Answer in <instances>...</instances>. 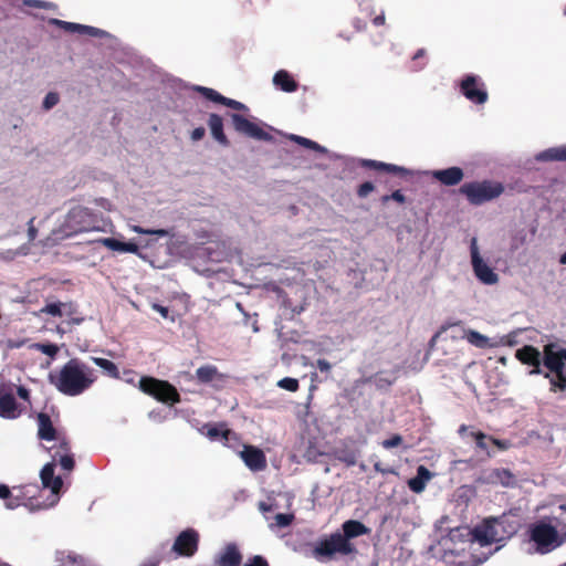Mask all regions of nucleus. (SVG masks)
<instances>
[{
    "mask_svg": "<svg viewBox=\"0 0 566 566\" xmlns=\"http://www.w3.org/2000/svg\"><path fill=\"white\" fill-rule=\"evenodd\" d=\"M367 533V528L364 524L356 521V537Z\"/></svg>",
    "mask_w": 566,
    "mask_h": 566,
    "instance_id": "obj_60",
    "label": "nucleus"
},
{
    "mask_svg": "<svg viewBox=\"0 0 566 566\" xmlns=\"http://www.w3.org/2000/svg\"><path fill=\"white\" fill-rule=\"evenodd\" d=\"M62 303H48L42 310V313L52 315V316H62Z\"/></svg>",
    "mask_w": 566,
    "mask_h": 566,
    "instance_id": "obj_41",
    "label": "nucleus"
},
{
    "mask_svg": "<svg viewBox=\"0 0 566 566\" xmlns=\"http://www.w3.org/2000/svg\"><path fill=\"white\" fill-rule=\"evenodd\" d=\"M470 436L475 440L478 448L490 453L489 447H488V440H490L491 438H488V436L482 432H470Z\"/></svg>",
    "mask_w": 566,
    "mask_h": 566,
    "instance_id": "obj_40",
    "label": "nucleus"
},
{
    "mask_svg": "<svg viewBox=\"0 0 566 566\" xmlns=\"http://www.w3.org/2000/svg\"><path fill=\"white\" fill-rule=\"evenodd\" d=\"M21 415L17 400L11 390H0V417L15 419Z\"/></svg>",
    "mask_w": 566,
    "mask_h": 566,
    "instance_id": "obj_21",
    "label": "nucleus"
},
{
    "mask_svg": "<svg viewBox=\"0 0 566 566\" xmlns=\"http://www.w3.org/2000/svg\"><path fill=\"white\" fill-rule=\"evenodd\" d=\"M205 434L211 440V441H218V440H229V436L232 433L231 430L227 427L226 423H219V424H206L203 428Z\"/></svg>",
    "mask_w": 566,
    "mask_h": 566,
    "instance_id": "obj_29",
    "label": "nucleus"
},
{
    "mask_svg": "<svg viewBox=\"0 0 566 566\" xmlns=\"http://www.w3.org/2000/svg\"><path fill=\"white\" fill-rule=\"evenodd\" d=\"M99 219L86 207L72 208L65 219L64 228L67 235L90 232L99 229Z\"/></svg>",
    "mask_w": 566,
    "mask_h": 566,
    "instance_id": "obj_5",
    "label": "nucleus"
},
{
    "mask_svg": "<svg viewBox=\"0 0 566 566\" xmlns=\"http://www.w3.org/2000/svg\"><path fill=\"white\" fill-rule=\"evenodd\" d=\"M243 566H269V563L263 556L255 555L252 558H249Z\"/></svg>",
    "mask_w": 566,
    "mask_h": 566,
    "instance_id": "obj_49",
    "label": "nucleus"
},
{
    "mask_svg": "<svg viewBox=\"0 0 566 566\" xmlns=\"http://www.w3.org/2000/svg\"><path fill=\"white\" fill-rule=\"evenodd\" d=\"M93 361L96 366L101 367L108 376L118 378L119 371L117 366L106 358L94 357Z\"/></svg>",
    "mask_w": 566,
    "mask_h": 566,
    "instance_id": "obj_36",
    "label": "nucleus"
},
{
    "mask_svg": "<svg viewBox=\"0 0 566 566\" xmlns=\"http://www.w3.org/2000/svg\"><path fill=\"white\" fill-rule=\"evenodd\" d=\"M480 480L486 484L502 485L504 488H513L517 483L515 475L503 468L484 471Z\"/></svg>",
    "mask_w": 566,
    "mask_h": 566,
    "instance_id": "obj_17",
    "label": "nucleus"
},
{
    "mask_svg": "<svg viewBox=\"0 0 566 566\" xmlns=\"http://www.w3.org/2000/svg\"><path fill=\"white\" fill-rule=\"evenodd\" d=\"M105 32L101 29L90 27V25H81L80 34H86L90 36H102Z\"/></svg>",
    "mask_w": 566,
    "mask_h": 566,
    "instance_id": "obj_45",
    "label": "nucleus"
},
{
    "mask_svg": "<svg viewBox=\"0 0 566 566\" xmlns=\"http://www.w3.org/2000/svg\"><path fill=\"white\" fill-rule=\"evenodd\" d=\"M153 308L158 312L164 318H167L168 317V314H169V310L168 307L166 306H163L160 304H154L153 305Z\"/></svg>",
    "mask_w": 566,
    "mask_h": 566,
    "instance_id": "obj_58",
    "label": "nucleus"
},
{
    "mask_svg": "<svg viewBox=\"0 0 566 566\" xmlns=\"http://www.w3.org/2000/svg\"><path fill=\"white\" fill-rule=\"evenodd\" d=\"M554 521L557 522V517H545L528 526V537L536 553L547 554L563 544L564 539L557 530V524H554Z\"/></svg>",
    "mask_w": 566,
    "mask_h": 566,
    "instance_id": "obj_3",
    "label": "nucleus"
},
{
    "mask_svg": "<svg viewBox=\"0 0 566 566\" xmlns=\"http://www.w3.org/2000/svg\"><path fill=\"white\" fill-rule=\"evenodd\" d=\"M206 130L203 127H197L191 132V139L197 142L205 137Z\"/></svg>",
    "mask_w": 566,
    "mask_h": 566,
    "instance_id": "obj_55",
    "label": "nucleus"
},
{
    "mask_svg": "<svg viewBox=\"0 0 566 566\" xmlns=\"http://www.w3.org/2000/svg\"><path fill=\"white\" fill-rule=\"evenodd\" d=\"M96 379L95 370L78 358L70 359L59 370L49 375L50 384L69 397L82 395Z\"/></svg>",
    "mask_w": 566,
    "mask_h": 566,
    "instance_id": "obj_1",
    "label": "nucleus"
},
{
    "mask_svg": "<svg viewBox=\"0 0 566 566\" xmlns=\"http://www.w3.org/2000/svg\"><path fill=\"white\" fill-rule=\"evenodd\" d=\"M490 441L495 444L499 449H506L507 448V443L504 442V441H501V440H496V439H490Z\"/></svg>",
    "mask_w": 566,
    "mask_h": 566,
    "instance_id": "obj_62",
    "label": "nucleus"
},
{
    "mask_svg": "<svg viewBox=\"0 0 566 566\" xmlns=\"http://www.w3.org/2000/svg\"><path fill=\"white\" fill-rule=\"evenodd\" d=\"M197 90H198V92L201 93L202 96H205L207 99H209L211 102L224 105V106L235 109V111H243V112L249 111L247 105H244L243 103L232 99V98H229V97H226L213 88L199 86Z\"/></svg>",
    "mask_w": 566,
    "mask_h": 566,
    "instance_id": "obj_19",
    "label": "nucleus"
},
{
    "mask_svg": "<svg viewBox=\"0 0 566 566\" xmlns=\"http://www.w3.org/2000/svg\"><path fill=\"white\" fill-rule=\"evenodd\" d=\"M274 518H275L276 525H279L280 527H286L292 523L293 515L279 513L275 515Z\"/></svg>",
    "mask_w": 566,
    "mask_h": 566,
    "instance_id": "obj_46",
    "label": "nucleus"
},
{
    "mask_svg": "<svg viewBox=\"0 0 566 566\" xmlns=\"http://www.w3.org/2000/svg\"><path fill=\"white\" fill-rule=\"evenodd\" d=\"M33 219L30 220L29 222V229H28V234H29V239L32 241L36 238V233H38V230L33 227Z\"/></svg>",
    "mask_w": 566,
    "mask_h": 566,
    "instance_id": "obj_59",
    "label": "nucleus"
},
{
    "mask_svg": "<svg viewBox=\"0 0 566 566\" xmlns=\"http://www.w3.org/2000/svg\"><path fill=\"white\" fill-rule=\"evenodd\" d=\"M402 442V438L399 434H394L391 438L386 439L381 442L385 449H392L398 447Z\"/></svg>",
    "mask_w": 566,
    "mask_h": 566,
    "instance_id": "obj_47",
    "label": "nucleus"
},
{
    "mask_svg": "<svg viewBox=\"0 0 566 566\" xmlns=\"http://www.w3.org/2000/svg\"><path fill=\"white\" fill-rule=\"evenodd\" d=\"M24 4L28 7L39 8V9H49L51 8V3L42 0H24Z\"/></svg>",
    "mask_w": 566,
    "mask_h": 566,
    "instance_id": "obj_50",
    "label": "nucleus"
},
{
    "mask_svg": "<svg viewBox=\"0 0 566 566\" xmlns=\"http://www.w3.org/2000/svg\"><path fill=\"white\" fill-rule=\"evenodd\" d=\"M242 554L235 543H228L216 557L217 566H240Z\"/></svg>",
    "mask_w": 566,
    "mask_h": 566,
    "instance_id": "obj_20",
    "label": "nucleus"
},
{
    "mask_svg": "<svg viewBox=\"0 0 566 566\" xmlns=\"http://www.w3.org/2000/svg\"><path fill=\"white\" fill-rule=\"evenodd\" d=\"M515 358L522 364L532 367L528 373L530 375H543V352H539L536 347L532 345H525L522 348H518L515 352Z\"/></svg>",
    "mask_w": 566,
    "mask_h": 566,
    "instance_id": "obj_15",
    "label": "nucleus"
},
{
    "mask_svg": "<svg viewBox=\"0 0 566 566\" xmlns=\"http://www.w3.org/2000/svg\"><path fill=\"white\" fill-rule=\"evenodd\" d=\"M376 27L382 25L385 23V14L381 12L379 15L375 17L373 20Z\"/></svg>",
    "mask_w": 566,
    "mask_h": 566,
    "instance_id": "obj_61",
    "label": "nucleus"
},
{
    "mask_svg": "<svg viewBox=\"0 0 566 566\" xmlns=\"http://www.w3.org/2000/svg\"><path fill=\"white\" fill-rule=\"evenodd\" d=\"M563 161H566V145H562Z\"/></svg>",
    "mask_w": 566,
    "mask_h": 566,
    "instance_id": "obj_64",
    "label": "nucleus"
},
{
    "mask_svg": "<svg viewBox=\"0 0 566 566\" xmlns=\"http://www.w3.org/2000/svg\"><path fill=\"white\" fill-rule=\"evenodd\" d=\"M374 188L375 187H374L373 182H370V181L364 182L359 186L358 195L360 197H366L374 190Z\"/></svg>",
    "mask_w": 566,
    "mask_h": 566,
    "instance_id": "obj_51",
    "label": "nucleus"
},
{
    "mask_svg": "<svg viewBox=\"0 0 566 566\" xmlns=\"http://www.w3.org/2000/svg\"><path fill=\"white\" fill-rule=\"evenodd\" d=\"M460 93L472 104L483 105L489 99V93L482 77L467 74L459 82Z\"/></svg>",
    "mask_w": 566,
    "mask_h": 566,
    "instance_id": "obj_8",
    "label": "nucleus"
},
{
    "mask_svg": "<svg viewBox=\"0 0 566 566\" xmlns=\"http://www.w3.org/2000/svg\"><path fill=\"white\" fill-rule=\"evenodd\" d=\"M543 365L552 375L565 373L566 348L556 349L555 344H546L543 348Z\"/></svg>",
    "mask_w": 566,
    "mask_h": 566,
    "instance_id": "obj_13",
    "label": "nucleus"
},
{
    "mask_svg": "<svg viewBox=\"0 0 566 566\" xmlns=\"http://www.w3.org/2000/svg\"><path fill=\"white\" fill-rule=\"evenodd\" d=\"M316 367L322 373H328L331 370V364L326 359H317Z\"/></svg>",
    "mask_w": 566,
    "mask_h": 566,
    "instance_id": "obj_56",
    "label": "nucleus"
},
{
    "mask_svg": "<svg viewBox=\"0 0 566 566\" xmlns=\"http://www.w3.org/2000/svg\"><path fill=\"white\" fill-rule=\"evenodd\" d=\"M241 458L245 465L252 471H262L266 468L265 454L256 447L245 446L241 452Z\"/></svg>",
    "mask_w": 566,
    "mask_h": 566,
    "instance_id": "obj_18",
    "label": "nucleus"
},
{
    "mask_svg": "<svg viewBox=\"0 0 566 566\" xmlns=\"http://www.w3.org/2000/svg\"><path fill=\"white\" fill-rule=\"evenodd\" d=\"M388 200H395L398 203H403L406 201V197L400 190H396L391 195L382 197V202H387Z\"/></svg>",
    "mask_w": 566,
    "mask_h": 566,
    "instance_id": "obj_48",
    "label": "nucleus"
},
{
    "mask_svg": "<svg viewBox=\"0 0 566 566\" xmlns=\"http://www.w3.org/2000/svg\"><path fill=\"white\" fill-rule=\"evenodd\" d=\"M55 461L65 471H72L75 465L74 458L71 453H60L59 451H55L53 453V462L55 463Z\"/></svg>",
    "mask_w": 566,
    "mask_h": 566,
    "instance_id": "obj_35",
    "label": "nucleus"
},
{
    "mask_svg": "<svg viewBox=\"0 0 566 566\" xmlns=\"http://www.w3.org/2000/svg\"><path fill=\"white\" fill-rule=\"evenodd\" d=\"M277 386L287 391H296L300 387L298 380L296 378L285 377L277 381Z\"/></svg>",
    "mask_w": 566,
    "mask_h": 566,
    "instance_id": "obj_38",
    "label": "nucleus"
},
{
    "mask_svg": "<svg viewBox=\"0 0 566 566\" xmlns=\"http://www.w3.org/2000/svg\"><path fill=\"white\" fill-rule=\"evenodd\" d=\"M273 84L286 93H293L298 88V83L285 70H280L274 74Z\"/></svg>",
    "mask_w": 566,
    "mask_h": 566,
    "instance_id": "obj_27",
    "label": "nucleus"
},
{
    "mask_svg": "<svg viewBox=\"0 0 566 566\" xmlns=\"http://www.w3.org/2000/svg\"><path fill=\"white\" fill-rule=\"evenodd\" d=\"M396 379L395 375L390 374V375H386L384 376L382 374L380 375H376L375 376V379H374V382L380 387V388H385V387H388L389 385H391L394 382V380Z\"/></svg>",
    "mask_w": 566,
    "mask_h": 566,
    "instance_id": "obj_43",
    "label": "nucleus"
},
{
    "mask_svg": "<svg viewBox=\"0 0 566 566\" xmlns=\"http://www.w3.org/2000/svg\"><path fill=\"white\" fill-rule=\"evenodd\" d=\"M138 251V245L133 242H124L123 243V252L136 253Z\"/></svg>",
    "mask_w": 566,
    "mask_h": 566,
    "instance_id": "obj_57",
    "label": "nucleus"
},
{
    "mask_svg": "<svg viewBox=\"0 0 566 566\" xmlns=\"http://www.w3.org/2000/svg\"><path fill=\"white\" fill-rule=\"evenodd\" d=\"M495 517L485 518L480 525L473 530V538L481 545L486 546L493 543H500L509 538L507 535L502 534L504 531Z\"/></svg>",
    "mask_w": 566,
    "mask_h": 566,
    "instance_id": "obj_10",
    "label": "nucleus"
},
{
    "mask_svg": "<svg viewBox=\"0 0 566 566\" xmlns=\"http://www.w3.org/2000/svg\"><path fill=\"white\" fill-rule=\"evenodd\" d=\"M504 191V187L499 181L482 180L465 182L460 187V192L473 206H481L485 202L499 198Z\"/></svg>",
    "mask_w": 566,
    "mask_h": 566,
    "instance_id": "obj_4",
    "label": "nucleus"
},
{
    "mask_svg": "<svg viewBox=\"0 0 566 566\" xmlns=\"http://www.w3.org/2000/svg\"><path fill=\"white\" fill-rule=\"evenodd\" d=\"M354 520L343 524V531L319 537L313 545L312 556L318 562H329L349 555L353 552Z\"/></svg>",
    "mask_w": 566,
    "mask_h": 566,
    "instance_id": "obj_2",
    "label": "nucleus"
},
{
    "mask_svg": "<svg viewBox=\"0 0 566 566\" xmlns=\"http://www.w3.org/2000/svg\"><path fill=\"white\" fill-rule=\"evenodd\" d=\"M99 242L106 247L107 249L112 251H118L123 252V243L122 241L115 239V238H103L99 240Z\"/></svg>",
    "mask_w": 566,
    "mask_h": 566,
    "instance_id": "obj_39",
    "label": "nucleus"
},
{
    "mask_svg": "<svg viewBox=\"0 0 566 566\" xmlns=\"http://www.w3.org/2000/svg\"><path fill=\"white\" fill-rule=\"evenodd\" d=\"M523 332V329L517 328L507 335L494 337L495 340V347L497 346H507V347H514L518 344V335Z\"/></svg>",
    "mask_w": 566,
    "mask_h": 566,
    "instance_id": "obj_33",
    "label": "nucleus"
},
{
    "mask_svg": "<svg viewBox=\"0 0 566 566\" xmlns=\"http://www.w3.org/2000/svg\"><path fill=\"white\" fill-rule=\"evenodd\" d=\"M543 376L549 380L552 391H565L566 390V374L555 375L551 373H543Z\"/></svg>",
    "mask_w": 566,
    "mask_h": 566,
    "instance_id": "obj_32",
    "label": "nucleus"
},
{
    "mask_svg": "<svg viewBox=\"0 0 566 566\" xmlns=\"http://www.w3.org/2000/svg\"><path fill=\"white\" fill-rule=\"evenodd\" d=\"M289 139L293 140L294 143H296L305 148H308V149H312V150H315V151H318L322 154L326 153V148H324L323 146H321L319 144H317L316 142H314L312 139H308V138H305V137H302L298 135H294V134L289 135Z\"/></svg>",
    "mask_w": 566,
    "mask_h": 566,
    "instance_id": "obj_34",
    "label": "nucleus"
},
{
    "mask_svg": "<svg viewBox=\"0 0 566 566\" xmlns=\"http://www.w3.org/2000/svg\"><path fill=\"white\" fill-rule=\"evenodd\" d=\"M134 230L137 233H142V234H157L159 237H164L167 234V232L165 230H145L142 227H135Z\"/></svg>",
    "mask_w": 566,
    "mask_h": 566,
    "instance_id": "obj_52",
    "label": "nucleus"
},
{
    "mask_svg": "<svg viewBox=\"0 0 566 566\" xmlns=\"http://www.w3.org/2000/svg\"><path fill=\"white\" fill-rule=\"evenodd\" d=\"M38 422V438L44 441L57 440V431L53 426L51 417L45 412H39L36 415Z\"/></svg>",
    "mask_w": 566,
    "mask_h": 566,
    "instance_id": "obj_23",
    "label": "nucleus"
},
{
    "mask_svg": "<svg viewBox=\"0 0 566 566\" xmlns=\"http://www.w3.org/2000/svg\"><path fill=\"white\" fill-rule=\"evenodd\" d=\"M198 546V532L193 528H187L176 537L171 549L178 556L191 557L197 553Z\"/></svg>",
    "mask_w": 566,
    "mask_h": 566,
    "instance_id": "obj_12",
    "label": "nucleus"
},
{
    "mask_svg": "<svg viewBox=\"0 0 566 566\" xmlns=\"http://www.w3.org/2000/svg\"><path fill=\"white\" fill-rule=\"evenodd\" d=\"M424 55V50L423 49H420L418 50L415 55H413V60H417V59H420Z\"/></svg>",
    "mask_w": 566,
    "mask_h": 566,
    "instance_id": "obj_63",
    "label": "nucleus"
},
{
    "mask_svg": "<svg viewBox=\"0 0 566 566\" xmlns=\"http://www.w3.org/2000/svg\"><path fill=\"white\" fill-rule=\"evenodd\" d=\"M470 255L475 277L485 285L496 284L499 282V275L481 256L476 238H472L470 241Z\"/></svg>",
    "mask_w": 566,
    "mask_h": 566,
    "instance_id": "obj_9",
    "label": "nucleus"
},
{
    "mask_svg": "<svg viewBox=\"0 0 566 566\" xmlns=\"http://www.w3.org/2000/svg\"><path fill=\"white\" fill-rule=\"evenodd\" d=\"M208 126L212 137L222 146H229L230 142L223 132V119L218 114H210Z\"/></svg>",
    "mask_w": 566,
    "mask_h": 566,
    "instance_id": "obj_25",
    "label": "nucleus"
},
{
    "mask_svg": "<svg viewBox=\"0 0 566 566\" xmlns=\"http://www.w3.org/2000/svg\"><path fill=\"white\" fill-rule=\"evenodd\" d=\"M464 339H467V342L476 347V348H480V349H485V348H493L495 347V340L494 338H489L488 336L474 331V329H469L464 333Z\"/></svg>",
    "mask_w": 566,
    "mask_h": 566,
    "instance_id": "obj_28",
    "label": "nucleus"
},
{
    "mask_svg": "<svg viewBox=\"0 0 566 566\" xmlns=\"http://www.w3.org/2000/svg\"><path fill=\"white\" fill-rule=\"evenodd\" d=\"M495 518V522L499 523L501 528L504 531L502 534L507 535L510 538L520 530L524 516L520 507H512Z\"/></svg>",
    "mask_w": 566,
    "mask_h": 566,
    "instance_id": "obj_16",
    "label": "nucleus"
},
{
    "mask_svg": "<svg viewBox=\"0 0 566 566\" xmlns=\"http://www.w3.org/2000/svg\"><path fill=\"white\" fill-rule=\"evenodd\" d=\"M431 478L432 473L424 465H419L416 476L408 481V486L412 492L421 493Z\"/></svg>",
    "mask_w": 566,
    "mask_h": 566,
    "instance_id": "obj_26",
    "label": "nucleus"
},
{
    "mask_svg": "<svg viewBox=\"0 0 566 566\" xmlns=\"http://www.w3.org/2000/svg\"><path fill=\"white\" fill-rule=\"evenodd\" d=\"M59 447L55 451H59L60 453H70V442L66 438L59 439Z\"/></svg>",
    "mask_w": 566,
    "mask_h": 566,
    "instance_id": "obj_53",
    "label": "nucleus"
},
{
    "mask_svg": "<svg viewBox=\"0 0 566 566\" xmlns=\"http://www.w3.org/2000/svg\"><path fill=\"white\" fill-rule=\"evenodd\" d=\"M139 389L163 403L174 405L180 401V395L171 384L155 377L143 376L139 379Z\"/></svg>",
    "mask_w": 566,
    "mask_h": 566,
    "instance_id": "obj_7",
    "label": "nucleus"
},
{
    "mask_svg": "<svg viewBox=\"0 0 566 566\" xmlns=\"http://www.w3.org/2000/svg\"><path fill=\"white\" fill-rule=\"evenodd\" d=\"M17 395L24 401H30V390L24 386L17 387Z\"/></svg>",
    "mask_w": 566,
    "mask_h": 566,
    "instance_id": "obj_54",
    "label": "nucleus"
},
{
    "mask_svg": "<svg viewBox=\"0 0 566 566\" xmlns=\"http://www.w3.org/2000/svg\"><path fill=\"white\" fill-rule=\"evenodd\" d=\"M54 468L55 463L50 462L46 463L40 472V478L43 488L50 489L52 493V500L49 503L40 501L41 504L45 505L44 509L51 507L57 502L59 493L63 486L62 478L54 475Z\"/></svg>",
    "mask_w": 566,
    "mask_h": 566,
    "instance_id": "obj_14",
    "label": "nucleus"
},
{
    "mask_svg": "<svg viewBox=\"0 0 566 566\" xmlns=\"http://www.w3.org/2000/svg\"><path fill=\"white\" fill-rule=\"evenodd\" d=\"M431 176L444 186H455L464 177L462 168L453 166L447 169L432 170Z\"/></svg>",
    "mask_w": 566,
    "mask_h": 566,
    "instance_id": "obj_22",
    "label": "nucleus"
},
{
    "mask_svg": "<svg viewBox=\"0 0 566 566\" xmlns=\"http://www.w3.org/2000/svg\"><path fill=\"white\" fill-rule=\"evenodd\" d=\"M60 101L59 94L55 92H50L46 94L43 101V108L44 109H51L54 107Z\"/></svg>",
    "mask_w": 566,
    "mask_h": 566,
    "instance_id": "obj_44",
    "label": "nucleus"
},
{
    "mask_svg": "<svg viewBox=\"0 0 566 566\" xmlns=\"http://www.w3.org/2000/svg\"><path fill=\"white\" fill-rule=\"evenodd\" d=\"M36 348L44 355H48L50 357H55L59 353V347L55 344L48 343V344H36Z\"/></svg>",
    "mask_w": 566,
    "mask_h": 566,
    "instance_id": "obj_42",
    "label": "nucleus"
},
{
    "mask_svg": "<svg viewBox=\"0 0 566 566\" xmlns=\"http://www.w3.org/2000/svg\"><path fill=\"white\" fill-rule=\"evenodd\" d=\"M19 494L13 495L11 490L6 484H0V499L6 501V507L13 510L20 505H24L31 510H44L45 505L40 503L39 496H35V492H39L38 485H27L18 488Z\"/></svg>",
    "mask_w": 566,
    "mask_h": 566,
    "instance_id": "obj_6",
    "label": "nucleus"
},
{
    "mask_svg": "<svg viewBox=\"0 0 566 566\" xmlns=\"http://www.w3.org/2000/svg\"><path fill=\"white\" fill-rule=\"evenodd\" d=\"M219 376L218 368L212 365H205L196 370L197 379L202 384H208Z\"/></svg>",
    "mask_w": 566,
    "mask_h": 566,
    "instance_id": "obj_30",
    "label": "nucleus"
},
{
    "mask_svg": "<svg viewBox=\"0 0 566 566\" xmlns=\"http://www.w3.org/2000/svg\"><path fill=\"white\" fill-rule=\"evenodd\" d=\"M360 165L367 168H371L375 170H381L389 174L400 175V176H407L410 175L411 171L402 166L394 165V164H386L382 161L371 160V159H363L360 160Z\"/></svg>",
    "mask_w": 566,
    "mask_h": 566,
    "instance_id": "obj_24",
    "label": "nucleus"
},
{
    "mask_svg": "<svg viewBox=\"0 0 566 566\" xmlns=\"http://www.w3.org/2000/svg\"><path fill=\"white\" fill-rule=\"evenodd\" d=\"M50 24L56 25L67 32H77V33H80L81 25H82L78 23L67 22V21L55 19V18L50 20Z\"/></svg>",
    "mask_w": 566,
    "mask_h": 566,
    "instance_id": "obj_37",
    "label": "nucleus"
},
{
    "mask_svg": "<svg viewBox=\"0 0 566 566\" xmlns=\"http://www.w3.org/2000/svg\"><path fill=\"white\" fill-rule=\"evenodd\" d=\"M230 118L234 130L239 134L263 142H271L273 139V136L270 133L265 132L256 123L249 120L241 114L231 113Z\"/></svg>",
    "mask_w": 566,
    "mask_h": 566,
    "instance_id": "obj_11",
    "label": "nucleus"
},
{
    "mask_svg": "<svg viewBox=\"0 0 566 566\" xmlns=\"http://www.w3.org/2000/svg\"><path fill=\"white\" fill-rule=\"evenodd\" d=\"M535 159L537 161H563L562 146L551 147L543 151H539Z\"/></svg>",
    "mask_w": 566,
    "mask_h": 566,
    "instance_id": "obj_31",
    "label": "nucleus"
}]
</instances>
